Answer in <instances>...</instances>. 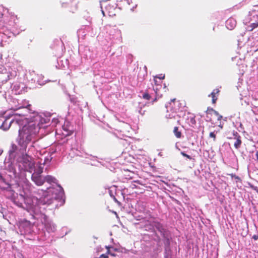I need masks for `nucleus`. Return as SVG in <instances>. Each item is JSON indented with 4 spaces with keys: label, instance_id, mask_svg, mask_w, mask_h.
Here are the masks:
<instances>
[{
    "label": "nucleus",
    "instance_id": "21",
    "mask_svg": "<svg viewBox=\"0 0 258 258\" xmlns=\"http://www.w3.org/2000/svg\"><path fill=\"white\" fill-rule=\"evenodd\" d=\"M99 258H108V256L106 254H102L100 255Z\"/></svg>",
    "mask_w": 258,
    "mask_h": 258
},
{
    "label": "nucleus",
    "instance_id": "2",
    "mask_svg": "<svg viewBox=\"0 0 258 258\" xmlns=\"http://www.w3.org/2000/svg\"><path fill=\"white\" fill-rule=\"evenodd\" d=\"M206 117L208 119L207 121H210L214 125H217L221 128H223V124L221 122L223 116L220 115L218 112L212 108L208 107L206 111Z\"/></svg>",
    "mask_w": 258,
    "mask_h": 258
},
{
    "label": "nucleus",
    "instance_id": "3",
    "mask_svg": "<svg viewBox=\"0 0 258 258\" xmlns=\"http://www.w3.org/2000/svg\"><path fill=\"white\" fill-rule=\"evenodd\" d=\"M258 6H254V7L249 11L250 21H254L248 26L249 31H252L254 29L258 27Z\"/></svg>",
    "mask_w": 258,
    "mask_h": 258
},
{
    "label": "nucleus",
    "instance_id": "9",
    "mask_svg": "<svg viewBox=\"0 0 258 258\" xmlns=\"http://www.w3.org/2000/svg\"><path fill=\"white\" fill-rule=\"evenodd\" d=\"M31 104H30L28 101L24 100L23 102L22 105L18 106L16 108V109H19L21 108H26L27 110V112H29V111H30V108L31 107Z\"/></svg>",
    "mask_w": 258,
    "mask_h": 258
},
{
    "label": "nucleus",
    "instance_id": "13",
    "mask_svg": "<svg viewBox=\"0 0 258 258\" xmlns=\"http://www.w3.org/2000/svg\"><path fill=\"white\" fill-rule=\"evenodd\" d=\"M142 97L144 99L147 100H149L151 98L148 90H146L145 91V92L144 93V94H143Z\"/></svg>",
    "mask_w": 258,
    "mask_h": 258
},
{
    "label": "nucleus",
    "instance_id": "29",
    "mask_svg": "<svg viewBox=\"0 0 258 258\" xmlns=\"http://www.w3.org/2000/svg\"><path fill=\"white\" fill-rule=\"evenodd\" d=\"M192 122H196V120H192Z\"/></svg>",
    "mask_w": 258,
    "mask_h": 258
},
{
    "label": "nucleus",
    "instance_id": "7",
    "mask_svg": "<svg viewBox=\"0 0 258 258\" xmlns=\"http://www.w3.org/2000/svg\"><path fill=\"white\" fill-rule=\"evenodd\" d=\"M220 92V90L219 89H215L213 90V92L209 95V97H211L212 99V103L215 104L217 100V96L216 95H218Z\"/></svg>",
    "mask_w": 258,
    "mask_h": 258
},
{
    "label": "nucleus",
    "instance_id": "23",
    "mask_svg": "<svg viewBox=\"0 0 258 258\" xmlns=\"http://www.w3.org/2000/svg\"><path fill=\"white\" fill-rule=\"evenodd\" d=\"M252 238L255 240H257L258 239V235H253Z\"/></svg>",
    "mask_w": 258,
    "mask_h": 258
},
{
    "label": "nucleus",
    "instance_id": "12",
    "mask_svg": "<svg viewBox=\"0 0 258 258\" xmlns=\"http://www.w3.org/2000/svg\"><path fill=\"white\" fill-rule=\"evenodd\" d=\"M173 133L177 138L181 137V133L179 131L178 127L175 126L174 127Z\"/></svg>",
    "mask_w": 258,
    "mask_h": 258
},
{
    "label": "nucleus",
    "instance_id": "30",
    "mask_svg": "<svg viewBox=\"0 0 258 258\" xmlns=\"http://www.w3.org/2000/svg\"><path fill=\"white\" fill-rule=\"evenodd\" d=\"M192 122H196V120H192Z\"/></svg>",
    "mask_w": 258,
    "mask_h": 258
},
{
    "label": "nucleus",
    "instance_id": "22",
    "mask_svg": "<svg viewBox=\"0 0 258 258\" xmlns=\"http://www.w3.org/2000/svg\"><path fill=\"white\" fill-rule=\"evenodd\" d=\"M22 223H25L26 225H30V222L28 221L27 220H24L22 221Z\"/></svg>",
    "mask_w": 258,
    "mask_h": 258
},
{
    "label": "nucleus",
    "instance_id": "20",
    "mask_svg": "<svg viewBox=\"0 0 258 258\" xmlns=\"http://www.w3.org/2000/svg\"><path fill=\"white\" fill-rule=\"evenodd\" d=\"M164 78H165V75H160L159 76H157V79H158L159 80H160L161 81H162V80H163Z\"/></svg>",
    "mask_w": 258,
    "mask_h": 258
},
{
    "label": "nucleus",
    "instance_id": "19",
    "mask_svg": "<svg viewBox=\"0 0 258 258\" xmlns=\"http://www.w3.org/2000/svg\"><path fill=\"white\" fill-rule=\"evenodd\" d=\"M210 137L213 138L214 141L216 140V135L213 132H211L210 133Z\"/></svg>",
    "mask_w": 258,
    "mask_h": 258
},
{
    "label": "nucleus",
    "instance_id": "14",
    "mask_svg": "<svg viewBox=\"0 0 258 258\" xmlns=\"http://www.w3.org/2000/svg\"><path fill=\"white\" fill-rule=\"evenodd\" d=\"M54 179V178H53L51 176L47 175L45 177V179L44 180L48 183H51L52 182H53Z\"/></svg>",
    "mask_w": 258,
    "mask_h": 258
},
{
    "label": "nucleus",
    "instance_id": "24",
    "mask_svg": "<svg viewBox=\"0 0 258 258\" xmlns=\"http://www.w3.org/2000/svg\"><path fill=\"white\" fill-rule=\"evenodd\" d=\"M12 147H13V149L14 150H16V149H17V146H16V145H13Z\"/></svg>",
    "mask_w": 258,
    "mask_h": 258
},
{
    "label": "nucleus",
    "instance_id": "8",
    "mask_svg": "<svg viewBox=\"0 0 258 258\" xmlns=\"http://www.w3.org/2000/svg\"><path fill=\"white\" fill-rule=\"evenodd\" d=\"M236 25V22L233 19L230 18L226 21V26L230 30L233 29Z\"/></svg>",
    "mask_w": 258,
    "mask_h": 258
},
{
    "label": "nucleus",
    "instance_id": "6",
    "mask_svg": "<svg viewBox=\"0 0 258 258\" xmlns=\"http://www.w3.org/2000/svg\"><path fill=\"white\" fill-rule=\"evenodd\" d=\"M32 180L38 186L43 184L45 180L42 178L41 175L33 174L31 176Z\"/></svg>",
    "mask_w": 258,
    "mask_h": 258
},
{
    "label": "nucleus",
    "instance_id": "10",
    "mask_svg": "<svg viewBox=\"0 0 258 258\" xmlns=\"http://www.w3.org/2000/svg\"><path fill=\"white\" fill-rule=\"evenodd\" d=\"M152 226L156 228L160 232L163 233L164 232V229L163 225L158 222H154L153 223Z\"/></svg>",
    "mask_w": 258,
    "mask_h": 258
},
{
    "label": "nucleus",
    "instance_id": "15",
    "mask_svg": "<svg viewBox=\"0 0 258 258\" xmlns=\"http://www.w3.org/2000/svg\"><path fill=\"white\" fill-rule=\"evenodd\" d=\"M43 172V167L41 166H39L36 171L33 173L40 175V174Z\"/></svg>",
    "mask_w": 258,
    "mask_h": 258
},
{
    "label": "nucleus",
    "instance_id": "27",
    "mask_svg": "<svg viewBox=\"0 0 258 258\" xmlns=\"http://www.w3.org/2000/svg\"><path fill=\"white\" fill-rule=\"evenodd\" d=\"M254 189H255V190H256V191L258 193V188H257V187H255L254 188Z\"/></svg>",
    "mask_w": 258,
    "mask_h": 258
},
{
    "label": "nucleus",
    "instance_id": "5",
    "mask_svg": "<svg viewBox=\"0 0 258 258\" xmlns=\"http://www.w3.org/2000/svg\"><path fill=\"white\" fill-rule=\"evenodd\" d=\"M233 139L235 140V142L234 143V146L235 149H238L241 147L242 144L241 137L239 134L235 131L233 132Z\"/></svg>",
    "mask_w": 258,
    "mask_h": 258
},
{
    "label": "nucleus",
    "instance_id": "28",
    "mask_svg": "<svg viewBox=\"0 0 258 258\" xmlns=\"http://www.w3.org/2000/svg\"><path fill=\"white\" fill-rule=\"evenodd\" d=\"M164 89H165V92H166V86H165V84H164Z\"/></svg>",
    "mask_w": 258,
    "mask_h": 258
},
{
    "label": "nucleus",
    "instance_id": "16",
    "mask_svg": "<svg viewBox=\"0 0 258 258\" xmlns=\"http://www.w3.org/2000/svg\"><path fill=\"white\" fill-rule=\"evenodd\" d=\"M154 84L153 86H157V85H159V84H162V81H161L160 80L158 81L157 80V76H156L154 77Z\"/></svg>",
    "mask_w": 258,
    "mask_h": 258
},
{
    "label": "nucleus",
    "instance_id": "25",
    "mask_svg": "<svg viewBox=\"0 0 258 258\" xmlns=\"http://www.w3.org/2000/svg\"><path fill=\"white\" fill-rule=\"evenodd\" d=\"M176 100V98L172 99L170 100L171 102H174Z\"/></svg>",
    "mask_w": 258,
    "mask_h": 258
},
{
    "label": "nucleus",
    "instance_id": "17",
    "mask_svg": "<svg viewBox=\"0 0 258 258\" xmlns=\"http://www.w3.org/2000/svg\"><path fill=\"white\" fill-rule=\"evenodd\" d=\"M162 94H159V95H155V98L152 100V103L153 104L154 102H156L158 98L162 97Z\"/></svg>",
    "mask_w": 258,
    "mask_h": 258
},
{
    "label": "nucleus",
    "instance_id": "11",
    "mask_svg": "<svg viewBox=\"0 0 258 258\" xmlns=\"http://www.w3.org/2000/svg\"><path fill=\"white\" fill-rule=\"evenodd\" d=\"M153 90L155 91V95H159V94H161L160 91L162 88V84H159L157 86H153Z\"/></svg>",
    "mask_w": 258,
    "mask_h": 258
},
{
    "label": "nucleus",
    "instance_id": "26",
    "mask_svg": "<svg viewBox=\"0 0 258 258\" xmlns=\"http://www.w3.org/2000/svg\"><path fill=\"white\" fill-rule=\"evenodd\" d=\"M231 175L232 177H235L236 178H239L238 177V176H236L235 175L231 174Z\"/></svg>",
    "mask_w": 258,
    "mask_h": 258
},
{
    "label": "nucleus",
    "instance_id": "18",
    "mask_svg": "<svg viewBox=\"0 0 258 258\" xmlns=\"http://www.w3.org/2000/svg\"><path fill=\"white\" fill-rule=\"evenodd\" d=\"M181 154L184 156V157H186L187 158H188V159L189 160H191L192 158L188 155L186 154V153H185L184 152H181Z\"/></svg>",
    "mask_w": 258,
    "mask_h": 258
},
{
    "label": "nucleus",
    "instance_id": "1",
    "mask_svg": "<svg viewBox=\"0 0 258 258\" xmlns=\"http://www.w3.org/2000/svg\"><path fill=\"white\" fill-rule=\"evenodd\" d=\"M26 114H15L13 118L9 122L8 127H5L7 123V120L3 123L4 130L8 129L11 125H18L19 126V135L17 142L21 149L26 150L28 145L33 141L37 137L40 130L38 124L34 121L30 120L26 117Z\"/></svg>",
    "mask_w": 258,
    "mask_h": 258
},
{
    "label": "nucleus",
    "instance_id": "4",
    "mask_svg": "<svg viewBox=\"0 0 258 258\" xmlns=\"http://www.w3.org/2000/svg\"><path fill=\"white\" fill-rule=\"evenodd\" d=\"M22 164L26 171L31 172V170L34 166V163L32 158L27 154L24 155L22 157Z\"/></svg>",
    "mask_w": 258,
    "mask_h": 258
}]
</instances>
